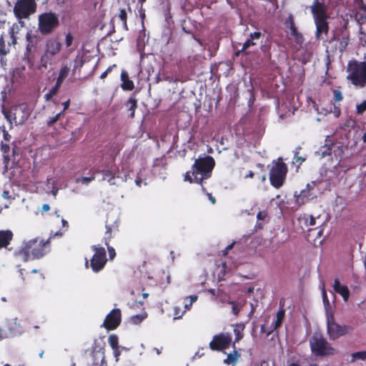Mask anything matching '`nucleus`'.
<instances>
[{
  "label": "nucleus",
  "instance_id": "f257e3e1",
  "mask_svg": "<svg viewBox=\"0 0 366 366\" xmlns=\"http://www.w3.org/2000/svg\"><path fill=\"white\" fill-rule=\"evenodd\" d=\"M215 165L214 159L212 157L205 155L203 157H199L194 160L191 170L187 171L184 175V180L189 183H197L201 184L202 190L206 189L203 186V181L211 177L212 169Z\"/></svg>",
  "mask_w": 366,
  "mask_h": 366
},
{
  "label": "nucleus",
  "instance_id": "f03ea898",
  "mask_svg": "<svg viewBox=\"0 0 366 366\" xmlns=\"http://www.w3.org/2000/svg\"><path fill=\"white\" fill-rule=\"evenodd\" d=\"M50 237L46 239L35 238L28 241L19 251V256L24 262L40 259L49 251Z\"/></svg>",
  "mask_w": 366,
  "mask_h": 366
},
{
  "label": "nucleus",
  "instance_id": "7ed1b4c3",
  "mask_svg": "<svg viewBox=\"0 0 366 366\" xmlns=\"http://www.w3.org/2000/svg\"><path fill=\"white\" fill-rule=\"evenodd\" d=\"M316 26L315 38L317 40L323 39L329 32L328 15L327 7L325 4H320L317 1L310 6Z\"/></svg>",
  "mask_w": 366,
  "mask_h": 366
},
{
  "label": "nucleus",
  "instance_id": "20e7f679",
  "mask_svg": "<svg viewBox=\"0 0 366 366\" xmlns=\"http://www.w3.org/2000/svg\"><path fill=\"white\" fill-rule=\"evenodd\" d=\"M347 79L355 86L362 88L366 86V61L350 60L347 66Z\"/></svg>",
  "mask_w": 366,
  "mask_h": 366
},
{
  "label": "nucleus",
  "instance_id": "39448f33",
  "mask_svg": "<svg viewBox=\"0 0 366 366\" xmlns=\"http://www.w3.org/2000/svg\"><path fill=\"white\" fill-rule=\"evenodd\" d=\"M37 25L41 35H50L59 26V16L53 11L42 13L38 16Z\"/></svg>",
  "mask_w": 366,
  "mask_h": 366
},
{
  "label": "nucleus",
  "instance_id": "423d86ee",
  "mask_svg": "<svg viewBox=\"0 0 366 366\" xmlns=\"http://www.w3.org/2000/svg\"><path fill=\"white\" fill-rule=\"evenodd\" d=\"M287 172V166L282 158L279 157L277 160H274L269 177L271 185L276 189L280 188L285 182Z\"/></svg>",
  "mask_w": 366,
  "mask_h": 366
},
{
  "label": "nucleus",
  "instance_id": "0eeeda50",
  "mask_svg": "<svg viewBox=\"0 0 366 366\" xmlns=\"http://www.w3.org/2000/svg\"><path fill=\"white\" fill-rule=\"evenodd\" d=\"M3 114L10 124V129L13 128V124L15 125L24 124L29 117V113L24 104L17 105L11 109L4 110Z\"/></svg>",
  "mask_w": 366,
  "mask_h": 366
},
{
  "label": "nucleus",
  "instance_id": "6e6552de",
  "mask_svg": "<svg viewBox=\"0 0 366 366\" xmlns=\"http://www.w3.org/2000/svg\"><path fill=\"white\" fill-rule=\"evenodd\" d=\"M311 351L316 356L332 355L335 350L320 335H313L310 339Z\"/></svg>",
  "mask_w": 366,
  "mask_h": 366
},
{
  "label": "nucleus",
  "instance_id": "1a4fd4ad",
  "mask_svg": "<svg viewBox=\"0 0 366 366\" xmlns=\"http://www.w3.org/2000/svg\"><path fill=\"white\" fill-rule=\"evenodd\" d=\"M36 0H17L14 4L13 11L19 20L29 19L36 11Z\"/></svg>",
  "mask_w": 366,
  "mask_h": 366
},
{
  "label": "nucleus",
  "instance_id": "9d476101",
  "mask_svg": "<svg viewBox=\"0 0 366 366\" xmlns=\"http://www.w3.org/2000/svg\"><path fill=\"white\" fill-rule=\"evenodd\" d=\"M92 249L94 252L90 260V267L93 272H99L102 270L107 262L106 250L102 247L93 245Z\"/></svg>",
  "mask_w": 366,
  "mask_h": 366
},
{
  "label": "nucleus",
  "instance_id": "9b49d317",
  "mask_svg": "<svg viewBox=\"0 0 366 366\" xmlns=\"http://www.w3.org/2000/svg\"><path fill=\"white\" fill-rule=\"evenodd\" d=\"M327 330L330 339L332 340L348 333L347 327L337 324L332 314L327 315Z\"/></svg>",
  "mask_w": 366,
  "mask_h": 366
},
{
  "label": "nucleus",
  "instance_id": "f8f14e48",
  "mask_svg": "<svg viewBox=\"0 0 366 366\" xmlns=\"http://www.w3.org/2000/svg\"><path fill=\"white\" fill-rule=\"evenodd\" d=\"M232 342V335L229 332H221L213 337L209 342V348L213 351H222L227 349Z\"/></svg>",
  "mask_w": 366,
  "mask_h": 366
},
{
  "label": "nucleus",
  "instance_id": "ddd939ff",
  "mask_svg": "<svg viewBox=\"0 0 366 366\" xmlns=\"http://www.w3.org/2000/svg\"><path fill=\"white\" fill-rule=\"evenodd\" d=\"M122 321V313L119 309H113L105 317L101 327L107 330L117 329Z\"/></svg>",
  "mask_w": 366,
  "mask_h": 366
},
{
  "label": "nucleus",
  "instance_id": "4468645a",
  "mask_svg": "<svg viewBox=\"0 0 366 366\" xmlns=\"http://www.w3.org/2000/svg\"><path fill=\"white\" fill-rule=\"evenodd\" d=\"M285 25L290 30V34L294 38L296 44L302 45L304 41V37L302 34L298 31L295 26V19L292 14H290L285 19Z\"/></svg>",
  "mask_w": 366,
  "mask_h": 366
},
{
  "label": "nucleus",
  "instance_id": "2eb2a0df",
  "mask_svg": "<svg viewBox=\"0 0 366 366\" xmlns=\"http://www.w3.org/2000/svg\"><path fill=\"white\" fill-rule=\"evenodd\" d=\"M91 357V363L93 366H107L104 352L102 348L97 350V346L93 345L92 347Z\"/></svg>",
  "mask_w": 366,
  "mask_h": 366
},
{
  "label": "nucleus",
  "instance_id": "dca6fc26",
  "mask_svg": "<svg viewBox=\"0 0 366 366\" xmlns=\"http://www.w3.org/2000/svg\"><path fill=\"white\" fill-rule=\"evenodd\" d=\"M107 231L104 236V242L106 246L109 244L111 239L116 237L119 233V225L116 222L114 224H109L107 221L106 222Z\"/></svg>",
  "mask_w": 366,
  "mask_h": 366
},
{
  "label": "nucleus",
  "instance_id": "f3484780",
  "mask_svg": "<svg viewBox=\"0 0 366 366\" xmlns=\"http://www.w3.org/2000/svg\"><path fill=\"white\" fill-rule=\"evenodd\" d=\"M62 49V44L57 38H50L45 44V51L56 56Z\"/></svg>",
  "mask_w": 366,
  "mask_h": 366
},
{
  "label": "nucleus",
  "instance_id": "a211bd4d",
  "mask_svg": "<svg viewBox=\"0 0 366 366\" xmlns=\"http://www.w3.org/2000/svg\"><path fill=\"white\" fill-rule=\"evenodd\" d=\"M96 172L97 174L101 173L102 174V180H107L110 183V184H114L113 180L118 172V168L115 165H112L108 169L97 170Z\"/></svg>",
  "mask_w": 366,
  "mask_h": 366
},
{
  "label": "nucleus",
  "instance_id": "6ab92c4d",
  "mask_svg": "<svg viewBox=\"0 0 366 366\" xmlns=\"http://www.w3.org/2000/svg\"><path fill=\"white\" fill-rule=\"evenodd\" d=\"M1 332H4V337H12L15 335L16 330V323L14 320H6L0 327Z\"/></svg>",
  "mask_w": 366,
  "mask_h": 366
},
{
  "label": "nucleus",
  "instance_id": "aec40b11",
  "mask_svg": "<svg viewBox=\"0 0 366 366\" xmlns=\"http://www.w3.org/2000/svg\"><path fill=\"white\" fill-rule=\"evenodd\" d=\"M334 290L340 294L343 300L346 302L348 300L350 297V290L345 285H342L338 279H335L334 281Z\"/></svg>",
  "mask_w": 366,
  "mask_h": 366
},
{
  "label": "nucleus",
  "instance_id": "412c9836",
  "mask_svg": "<svg viewBox=\"0 0 366 366\" xmlns=\"http://www.w3.org/2000/svg\"><path fill=\"white\" fill-rule=\"evenodd\" d=\"M233 331L235 335L234 340L232 344V347L235 348V344L240 341L244 337V330L245 325L243 322L237 323L232 325Z\"/></svg>",
  "mask_w": 366,
  "mask_h": 366
},
{
  "label": "nucleus",
  "instance_id": "4be33fe9",
  "mask_svg": "<svg viewBox=\"0 0 366 366\" xmlns=\"http://www.w3.org/2000/svg\"><path fill=\"white\" fill-rule=\"evenodd\" d=\"M11 230H0V249L6 247L13 239Z\"/></svg>",
  "mask_w": 366,
  "mask_h": 366
},
{
  "label": "nucleus",
  "instance_id": "5701e85b",
  "mask_svg": "<svg viewBox=\"0 0 366 366\" xmlns=\"http://www.w3.org/2000/svg\"><path fill=\"white\" fill-rule=\"evenodd\" d=\"M55 55L49 53L44 50V54L40 59V68L47 69L48 66H51L54 62Z\"/></svg>",
  "mask_w": 366,
  "mask_h": 366
},
{
  "label": "nucleus",
  "instance_id": "b1692460",
  "mask_svg": "<svg viewBox=\"0 0 366 366\" xmlns=\"http://www.w3.org/2000/svg\"><path fill=\"white\" fill-rule=\"evenodd\" d=\"M121 80L122 81L121 87L124 91H132L134 89V82L129 79V75L126 71L121 73Z\"/></svg>",
  "mask_w": 366,
  "mask_h": 366
},
{
  "label": "nucleus",
  "instance_id": "393cba45",
  "mask_svg": "<svg viewBox=\"0 0 366 366\" xmlns=\"http://www.w3.org/2000/svg\"><path fill=\"white\" fill-rule=\"evenodd\" d=\"M241 357V354L236 350V347L234 348L232 352L227 355V358L224 360V363L227 365L234 366L239 357Z\"/></svg>",
  "mask_w": 366,
  "mask_h": 366
},
{
  "label": "nucleus",
  "instance_id": "a878e982",
  "mask_svg": "<svg viewBox=\"0 0 366 366\" xmlns=\"http://www.w3.org/2000/svg\"><path fill=\"white\" fill-rule=\"evenodd\" d=\"M340 41L339 50L343 52L346 50L350 41V32L347 30H343L342 32V37Z\"/></svg>",
  "mask_w": 366,
  "mask_h": 366
},
{
  "label": "nucleus",
  "instance_id": "bb28decb",
  "mask_svg": "<svg viewBox=\"0 0 366 366\" xmlns=\"http://www.w3.org/2000/svg\"><path fill=\"white\" fill-rule=\"evenodd\" d=\"M314 186H315V183L314 182H312V185L310 184H307V188L300 192V193L297 197V202H299L300 199H301L302 202H304L305 199H309L313 198L314 195H313V194L310 193V189Z\"/></svg>",
  "mask_w": 366,
  "mask_h": 366
},
{
  "label": "nucleus",
  "instance_id": "cd10ccee",
  "mask_svg": "<svg viewBox=\"0 0 366 366\" xmlns=\"http://www.w3.org/2000/svg\"><path fill=\"white\" fill-rule=\"evenodd\" d=\"M128 111L130 112L129 117L134 118L135 110L137 107V100L134 97H130L125 104Z\"/></svg>",
  "mask_w": 366,
  "mask_h": 366
},
{
  "label": "nucleus",
  "instance_id": "c85d7f7f",
  "mask_svg": "<svg viewBox=\"0 0 366 366\" xmlns=\"http://www.w3.org/2000/svg\"><path fill=\"white\" fill-rule=\"evenodd\" d=\"M360 11H357L355 19L360 25L366 24V6L362 4L360 6Z\"/></svg>",
  "mask_w": 366,
  "mask_h": 366
},
{
  "label": "nucleus",
  "instance_id": "c756f323",
  "mask_svg": "<svg viewBox=\"0 0 366 366\" xmlns=\"http://www.w3.org/2000/svg\"><path fill=\"white\" fill-rule=\"evenodd\" d=\"M285 315V310L282 308L278 310V312H277L276 321L274 323H272L271 325V327H272V330H275L282 325Z\"/></svg>",
  "mask_w": 366,
  "mask_h": 366
},
{
  "label": "nucleus",
  "instance_id": "7c9ffc66",
  "mask_svg": "<svg viewBox=\"0 0 366 366\" xmlns=\"http://www.w3.org/2000/svg\"><path fill=\"white\" fill-rule=\"evenodd\" d=\"M69 66L66 64H63L60 67L57 78L64 81V79L69 76Z\"/></svg>",
  "mask_w": 366,
  "mask_h": 366
},
{
  "label": "nucleus",
  "instance_id": "2f4dec72",
  "mask_svg": "<svg viewBox=\"0 0 366 366\" xmlns=\"http://www.w3.org/2000/svg\"><path fill=\"white\" fill-rule=\"evenodd\" d=\"M232 305V312L235 316H238L239 312L242 310L243 305L236 301H229L228 302Z\"/></svg>",
  "mask_w": 366,
  "mask_h": 366
},
{
  "label": "nucleus",
  "instance_id": "473e14b6",
  "mask_svg": "<svg viewBox=\"0 0 366 366\" xmlns=\"http://www.w3.org/2000/svg\"><path fill=\"white\" fill-rule=\"evenodd\" d=\"M108 342L112 349H116L119 346V337L117 335H110L108 337Z\"/></svg>",
  "mask_w": 366,
  "mask_h": 366
},
{
  "label": "nucleus",
  "instance_id": "72a5a7b5",
  "mask_svg": "<svg viewBox=\"0 0 366 366\" xmlns=\"http://www.w3.org/2000/svg\"><path fill=\"white\" fill-rule=\"evenodd\" d=\"M351 356H352V360H351L352 362H355L357 360H365L366 359V350L354 352L352 354Z\"/></svg>",
  "mask_w": 366,
  "mask_h": 366
},
{
  "label": "nucleus",
  "instance_id": "f704fd0d",
  "mask_svg": "<svg viewBox=\"0 0 366 366\" xmlns=\"http://www.w3.org/2000/svg\"><path fill=\"white\" fill-rule=\"evenodd\" d=\"M0 134L2 135L4 142H10L11 136L9 134L4 125L0 126Z\"/></svg>",
  "mask_w": 366,
  "mask_h": 366
},
{
  "label": "nucleus",
  "instance_id": "c9c22d12",
  "mask_svg": "<svg viewBox=\"0 0 366 366\" xmlns=\"http://www.w3.org/2000/svg\"><path fill=\"white\" fill-rule=\"evenodd\" d=\"M119 19L122 21L124 28L126 30H128L127 23V14L126 10L124 9H122L120 10L119 14Z\"/></svg>",
  "mask_w": 366,
  "mask_h": 366
},
{
  "label": "nucleus",
  "instance_id": "e433bc0d",
  "mask_svg": "<svg viewBox=\"0 0 366 366\" xmlns=\"http://www.w3.org/2000/svg\"><path fill=\"white\" fill-rule=\"evenodd\" d=\"M84 64V60L82 56H77L74 59V65L73 67V71L74 72L77 69H80Z\"/></svg>",
  "mask_w": 366,
  "mask_h": 366
},
{
  "label": "nucleus",
  "instance_id": "4c0bfd02",
  "mask_svg": "<svg viewBox=\"0 0 366 366\" xmlns=\"http://www.w3.org/2000/svg\"><path fill=\"white\" fill-rule=\"evenodd\" d=\"M218 268L219 269V272L217 274L219 280H224V276L226 275L227 271V263L222 262L221 265L218 266Z\"/></svg>",
  "mask_w": 366,
  "mask_h": 366
},
{
  "label": "nucleus",
  "instance_id": "58836bf2",
  "mask_svg": "<svg viewBox=\"0 0 366 366\" xmlns=\"http://www.w3.org/2000/svg\"><path fill=\"white\" fill-rule=\"evenodd\" d=\"M256 43L254 41L253 39H252L250 37L249 39H247L244 44H243V46H242V48L240 51H238L237 53H236V55H239V54L242 51H244L247 49H248L249 47H250L251 46H254L255 45Z\"/></svg>",
  "mask_w": 366,
  "mask_h": 366
},
{
  "label": "nucleus",
  "instance_id": "ea45409f",
  "mask_svg": "<svg viewBox=\"0 0 366 366\" xmlns=\"http://www.w3.org/2000/svg\"><path fill=\"white\" fill-rule=\"evenodd\" d=\"M184 312H185V311L182 310L180 307H174V308H173L174 320L180 319L183 316Z\"/></svg>",
  "mask_w": 366,
  "mask_h": 366
},
{
  "label": "nucleus",
  "instance_id": "a19ab883",
  "mask_svg": "<svg viewBox=\"0 0 366 366\" xmlns=\"http://www.w3.org/2000/svg\"><path fill=\"white\" fill-rule=\"evenodd\" d=\"M366 111V99L356 105V113L362 115Z\"/></svg>",
  "mask_w": 366,
  "mask_h": 366
},
{
  "label": "nucleus",
  "instance_id": "79ce46f5",
  "mask_svg": "<svg viewBox=\"0 0 366 366\" xmlns=\"http://www.w3.org/2000/svg\"><path fill=\"white\" fill-rule=\"evenodd\" d=\"M63 115V112H59L56 114L54 117H49L47 120L46 124L48 127H51L54 123H56L59 118Z\"/></svg>",
  "mask_w": 366,
  "mask_h": 366
},
{
  "label": "nucleus",
  "instance_id": "37998d69",
  "mask_svg": "<svg viewBox=\"0 0 366 366\" xmlns=\"http://www.w3.org/2000/svg\"><path fill=\"white\" fill-rule=\"evenodd\" d=\"M97 174L96 171L93 172L91 177H83L78 179V182H81L82 184H86L92 181L95 179V174Z\"/></svg>",
  "mask_w": 366,
  "mask_h": 366
},
{
  "label": "nucleus",
  "instance_id": "c03bdc74",
  "mask_svg": "<svg viewBox=\"0 0 366 366\" xmlns=\"http://www.w3.org/2000/svg\"><path fill=\"white\" fill-rule=\"evenodd\" d=\"M8 53V50L6 49L5 41L3 36L0 37V55L5 56Z\"/></svg>",
  "mask_w": 366,
  "mask_h": 366
},
{
  "label": "nucleus",
  "instance_id": "a18cd8bd",
  "mask_svg": "<svg viewBox=\"0 0 366 366\" xmlns=\"http://www.w3.org/2000/svg\"><path fill=\"white\" fill-rule=\"evenodd\" d=\"M9 142H1V150L3 153V154H9L10 152V145L9 144Z\"/></svg>",
  "mask_w": 366,
  "mask_h": 366
},
{
  "label": "nucleus",
  "instance_id": "49530a36",
  "mask_svg": "<svg viewBox=\"0 0 366 366\" xmlns=\"http://www.w3.org/2000/svg\"><path fill=\"white\" fill-rule=\"evenodd\" d=\"M57 93L58 92L52 87L46 94H44L45 100L49 101L53 97L56 95Z\"/></svg>",
  "mask_w": 366,
  "mask_h": 366
},
{
  "label": "nucleus",
  "instance_id": "de8ad7c7",
  "mask_svg": "<svg viewBox=\"0 0 366 366\" xmlns=\"http://www.w3.org/2000/svg\"><path fill=\"white\" fill-rule=\"evenodd\" d=\"M333 92V100L335 102H340L342 100V94L340 90L334 89Z\"/></svg>",
  "mask_w": 366,
  "mask_h": 366
},
{
  "label": "nucleus",
  "instance_id": "09e8293b",
  "mask_svg": "<svg viewBox=\"0 0 366 366\" xmlns=\"http://www.w3.org/2000/svg\"><path fill=\"white\" fill-rule=\"evenodd\" d=\"M74 41V36L71 33H67L65 36V45L66 47L71 46Z\"/></svg>",
  "mask_w": 366,
  "mask_h": 366
},
{
  "label": "nucleus",
  "instance_id": "8fccbe9b",
  "mask_svg": "<svg viewBox=\"0 0 366 366\" xmlns=\"http://www.w3.org/2000/svg\"><path fill=\"white\" fill-rule=\"evenodd\" d=\"M15 27L18 29V25L16 24H14L12 26L10 29L9 34L11 35V37L12 39V43L16 44V38L15 36Z\"/></svg>",
  "mask_w": 366,
  "mask_h": 366
},
{
  "label": "nucleus",
  "instance_id": "3c124183",
  "mask_svg": "<svg viewBox=\"0 0 366 366\" xmlns=\"http://www.w3.org/2000/svg\"><path fill=\"white\" fill-rule=\"evenodd\" d=\"M107 250H108V253H109V259L113 260L114 259V257H116L115 249L114 247H112L109 244H108V246H107Z\"/></svg>",
  "mask_w": 366,
  "mask_h": 366
},
{
  "label": "nucleus",
  "instance_id": "603ef678",
  "mask_svg": "<svg viewBox=\"0 0 366 366\" xmlns=\"http://www.w3.org/2000/svg\"><path fill=\"white\" fill-rule=\"evenodd\" d=\"M116 66H117V65H116V64H113V65H112V66H109L106 69V71H104L101 74L100 78H101V79H105V78L107 76V75H108V74H109L112 71V69H113L114 67H116Z\"/></svg>",
  "mask_w": 366,
  "mask_h": 366
},
{
  "label": "nucleus",
  "instance_id": "864d4df0",
  "mask_svg": "<svg viewBox=\"0 0 366 366\" xmlns=\"http://www.w3.org/2000/svg\"><path fill=\"white\" fill-rule=\"evenodd\" d=\"M262 36V33L260 31H254L249 34V37L253 40L259 39Z\"/></svg>",
  "mask_w": 366,
  "mask_h": 366
},
{
  "label": "nucleus",
  "instance_id": "5fc2aeb1",
  "mask_svg": "<svg viewBox=\"0 0 366 366\" xmlns=\"http://www.w3.org/2000/svg\"><path fill=\"white\" fill-rule=\"evenodd\" d=\"M138 11L139 14V16H140L142 21H143L146 17L145 9H144L143 6H139Z\"/></svg>",
  "mask_w": 366,
  "mask_h": 366
},
{
  "label": "nucleus",
  "instance_id": "6e6d98bb",
  "mask_svg": "<svg viewBox=\"0 0 366 366\" xmlns=\"http://www.w3.org/2000/svg\"><path fill=\"white\" fill-rule=\"evenodd\" d=\"M143 320V317L140 315H134L132 317V320L134 323L138 324L141 322Z\"/></svg>",
  "mask_w": 366,
  "mask_h": 366
},
{
  "label": "nucleus",
  "instance_id": "4d7b16f0",
  "mask_svg": "<svg viewBox=\"0 0 366 366\" xmlns=\"http://www.w3.org/2000/svg\"><path fill=\"white\" fill-rule=\"evenodd\" d=\"M63 81H64L63 80L57 78L56 81V83H55L54 86H53V88L54 89H56L57 92H59V89L61 87Z\"/></svg>",
  "mask_w": 366,
  "mask_h": 366
},
{
  "label": "nucleus",
  "instance_id": "13d9d810",
  "mask_svg": "<svg viewBox=\"0 0 366 366\" xmlns=\"http://www.w3.org/2000/svg\"><path fill=\"white\" fill-rule=\"evenodd\" d=\"M4 164L5 167L7 169L9 167V163L10 162V156L9 154H3Z\"/></svg>",
  "mask_w": 366,
  "mask_h": 366
},
{
  "label": "nucleus",
  "instance_id": "bf43d9fd",
  "mask_svg": "<svg viewBox=\"0 0 366 366\" xmlns=\"http://www.w3.org/2000/svg\"><path fill=\"white\" fill-rule=\"evenodd\" d=\"M267 216V214L264 211H260L257 213V217L258 219L264 220Z\"/></svg>",
  "mask_w": 366,
  "mask_h": 366
},
{
  "label": "nucleus",
  "instance_id": "052dcab7",
  "mask_svg": "<svg viewBox=\"0 0 366 366\" xmlns=\"http://www.w3.org/2000/svg\"><path fill=\"white\" fill-rule=\"evenodd\" d=\"M261 330L262 333H266L267 335H269L274 331V330H272V327H271L270 330H267L264 325H262L261 326V330Z\"/></svg>",
  "mask_w": 366,
  "mask_h": 366
},
{
  "label": "nucleus",
  "instance_id": "680f3d73",
  "mask_svg": "<svg viewBox=\"0 0 366 366\" xmlns=\"http://www.w3.org/2000/svg\"><path fill=\"white\" fill-rule=\"evenodd\" d=\"M332 153V148L330 147H326L324 151H322V157H325L327 155H330Z\"/></svg>",
  "mask_w": 366,
  "mask_h": 366
},
{
  "label": "nucleus",
  "instance_id": "e2e57ef3",
  "mask_svg": "<svg viewBox=\"0 0 366 366\" xmlns=\"http://www.w3.org/2000/svg\"><path fill=\"white\" fill-rule=\"evenodd\" d=\"M112 350H113V353H114V357H116L117 360H118L119 356L121 355V350L119 349V347H117V350L116 349H112Z\"/></svg>",
  "mask_w": 366,
  "mask_h": 366
},
{
  "label": "nucleus",
  "instance_id": "0e129e2a",
  "mask_svg": "<svg viewBox=\"0 0 366 366\" xmlns=\"http://www.w3.org/2000/svg\"><path fill=\"white\" fill-rule=\"evenodd\" d=\"M322 299H323V302H324L325 305H329V300L327 298V294H326V292L325 290H322Z\"/></svg>",
  "mask_w": 366,
  "mask_h": 366
},
{
  "label": "nucleus",
  "instance_id": "69168bd1",
  "mask_svg": "<svg viewBox=\"0 0 366 366\" xmlns=\"http://www.w3.org/2000/svg\"><path fill=\"white\" fill-rule=\"evenodd\" d=\"M334 114H335V116L338 117L340 114V108L339 106H336L335 104H334Z\"/></svg>",
  "mask_w": 366,
  "mask_h": 366
},
{
  "label": "nucleus",
  "instance_id": "338daca9",
  "mask_svg": "<svg viewBox=\"0 0 366 366\" xmlns=\"http://www.w3.org/2000/svg\"><path fill=\"white\" fill-rule=\"evenodd\" d=\"M184 23H185V20L183 21L182 24V29L183 31L188 34H193L192 31L187 29L186 28V26L184 25Z\"/></svg>",
  "mask_w": 366,
  "mask_h": 366
},
{
  "label": "nucleus",
  "instance_id": "774afa93",
  "mask_svg": "<svg viewBox=\"0 0 366 366\" xmlns=\"http://www.w3.org/2000/svg\"><path fill=\"white\" fill-rule=\"evenodd\" d=\"M70 105V99H68L67 101L63 102L64 109L61 112H63V114H64L65 111L69 108Z\"/></svg>",
  "mask_w": 366,
  "mask_h": 366
}]
</instances>
